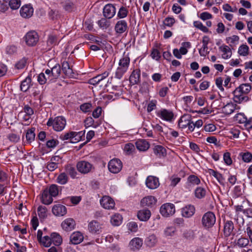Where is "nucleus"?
I'll return each instance as SVG.
<instances>
[{"mask_svg":"<svg viewBox=\"0 0 252 252\" xmlns=\"http://www.w3.org/2000/svg\"><path fill=\"white\" fill-rule=\"evenodd\" d=\"M48 126H52L56 131H61L66 125V121L63 116H58L55 118H50L46 124Z\"/></svg>","mask_w":252,"mask_h":252,"instance_id":"1","label":"nucleus"},{"mask_svg":"<svg viewBox=\"0 0 252 252\" xmlns=\"http://www.w3.org/2000/svg\"><path fill=\"white\" fill-rule=\"evenodd\" d=\"M45 72L47 76H48L49 83L54 82L58 78H59L61 75V66L59 63H56L50 69H47L45 71Z\"/></svg>","mask_w":252,"mask_h":252,"instance_id":"2","label":"nucleus"},{"mask_svg":"<svg viewBox=\"0 0 252 252\" xmlns=\"http://www.w3.org/2000/svg\"><path fill=\"white\" fill-rule=\"evenodd\" d=\"M109 73L107 71L102 74H99L89 80V83L93 85H99L100 87H103L106 85V78L108 76Z\"/></svg>","mask_w":252,"mask_h":252,"instance_id":"3","label":"nucleus"},{"mask_svg":"<svg viewBox=\"0 0 252 252\" xmlns=\"http://www.w3.org/2000/svg\"><path fill=\"white\" fill-rule=\"evenodd\" d=\"M24 39L27 45L33 46L38 41V35L36 32L32 31L28 32L25 35Z\"/></svg>","mask_w":252,"mask_h":252,"instance_id":"4","label":"nucleus"},{"mask_svg":"<svg viewBox=\"0 0 252 252\" xmlns=\"http://www.w3.org/2000/svg\"><path fill=\"white\" fill-rule=\"evenodd\" d=\"M216 222V217L212 212L206 213L202 217V223L205 227L209 228L212 227Z\"/></svg>","mask_w":252,"mask_h":252,"instance_id":"5","label":"nucleus"},{"mask_svg":"<svg viewBox=\"0 0 252 252\" xmlns=\"http://www.w3.org/2000/svg\"><path fill=\"white\" fill-rule=\"evenodd\" d=\"M175 212V206L172 203H166L163 204L160 208V213L164 217H168L172 216Z\"/></svg>","mask_w":252,"mask_h":252,"instance_id":"6","label":"nucleus"},{"mask_svg":"<svg viewBox=\"0 0 252 252\" xmlns=\"http://www.w3.org/2000/svg\"><path fill=\"white\" fill-rule=\"evenodd\" d=\"M109 170L113 173H118L122 169L123 164L122 161L118 158L111 159L108 163Z\"/></svg>","mask_w":252,"mask_h":252,"instance_id":"7","label":"nucleus"},{"mask_svg":"<svg viewBox=\"0 0 252 252\" xmlns=\"http://www.w3.org/2000/svg\"><path fill=\"white\" fill-rule=\"evenodd\" d=\"M76 167L79 172L87 174L92 171L93 166L87 161L81 160L77 162Z\"/></svg>","mask_w":252,"mask_h":252,"instance_id":"8","label":"nucleus"},{"mask_svg":"<svg viewBox=\"0 0 252 252\" xmlns=\"http://www.w3.org/2000/svg\"><path fill=\"white\" fill-rule=\"evenodd\" d=\"M233 100L234 102L237 103H242L245 102L249 100V97L243 94L242 92H240L238 89L236 88L233 91Z\"/></svg>","mask_w":252,"mask_h":252,"instance_id":"9","label":"nucleus"},{"mask_svg":"<svg viewBox=\"0 0 252 252\" xmlns=\"http://www.w3.org/2000/svg\"><path fill=\"white\" fill-rule=\"evenodd\" d=\"M101 205L106 209H112L115 207L114 200L108 196H104L100 200Z\"/></svg>","mask_w":252,"mask_h":252,"instance_id":"10","label":"nucleus"},{"mask_svg":"<svg viewBox=\"0 0 252 252\" xmlns=\"http://www.w3.org/2000/svg\"><path fill=\"white\" fill-rule=\"evenodd\" d=\"M102 229V224L96 220H93L88 224V229L93 234H99L101 232Z\"/></svg>","mask_w":252,"mask_h":252,"instance_id":"11","label":"nucleus"},{"mask_svg":"<svg viewBox=\"0 0 252 252\" xmlns=\"http://www.w3.org/2000/svg\"><path fill=\"white\" fill-rule=\"evenodd\" d=\"M157 115L161 119L169 122L171 121L174 117L172 111L165 109H162L158 111Z\"/></svg>","mask_w":252,"mask_h":252,"instance_id":"12","label":"nucleus"},{"mask_svg":"<svg viewBox=\"0 0 252 252\" xmlns=\"http://www.w3.org/2000/svg\"><path fill=\"white\" fill-rule=\"evenodd\" d=\"M52 213L56 216L62 217L65 215L67 213V209L65 206L63 205L58 204L54 205L52 209Z\"/></svg>","mask_w":252,"mask_h":252,"instance_id":"13","label":"nucleus"},{"mask_svg":"<svg viewBox=\"0 0 252 252\" xmlns=\"http://www.w3.org/2000/svg\"><path fill=\"white\" fill-rule=\"evenodd\" d=\"M116 13V8L115 6L112 4H106L103 11V16L109 19L114 17Z\"/></svg>","mask_w":252,"mask_h":252,"instance_id":"14","label":"nucleus"},{"mask_svg":"<svg viewBox=\"0 0 252 252\" xmlns=\"http://www.w3.org/2000/svg\"><path fill=\"white\" fill-rule=\"evenodd\" d=\"M127 30V23L126 20H121L116 23L115 26V31L116 33L122 34L126 32Z\"/></svg>","mask_w":252,"mask_h":252,"instance_id":"15","label":"nucleus"},{"mask_svg":"<svg viewBox=\"0 0 252 252\" xmlns=\"http://www.w3.org/2000/svg\"><path fill=\"white\" fill-rule=\"evenodd\" d=\"M20 13L22 17L29 18L32 15L33 9L30 4H27L22 7Z\"/></svg>","mask_w":252,"mask_h":252,"instance_id":"16","label":"nucleus"},{"mask_svg":"<svg viewBox=\"0 0 252 252\" xmlns=\"http://www.w3.org/2000/svg\"><path fill=\"white\" fill-rule=\"evenodd\" d=\"M157 199L153 196H147L144 197L141 201L143 207H152L156 204Z\"/></svg>","mask_w":252,"mask_h":252,"instance_id":"17","label":"nucleus"},{"mask_svg":"<svg viewBox=\"0 0 252 252\" xmlns=\"http://www.w3.org/2000/svg\"><path fill=\"white\" fill-rule=\"evenodd\" d=\"M146 184L150 189H157L159 185L158 179L155 176H149L146 179Z\"/></svg>","mask_w":252,"mask_h":252,"instance_id":"18","label":"nucleus"},{"mask_svg":"<svg viewBox=\"0 0 252 252\" xmlns=\"http://www.w3.org/2000/svg\"><path fill=\"white\" fill-rule=\"evenodd\" d=\"M40 199L41 202L45 205H49L53 202V196L47 191V188L43 190L41 194Z\"/></svg>","mask_w":252,"mask_h":252,"instance_id":"19","label":"nucleus"},{"mask_svg":"<svg viewBox=\"0 0 252 252\" xmlns=\"http://www.w3.org/2000/svg\"><path fill=\"white\" fill-rule=\"evenodd\" d=\"M195 209L193 205H187L182 209V215L184 217L190 218L195 213Z\"/></svg>","mask_w":252,"mask_h":252,"instance_id":"20","label":"nucleus"},{"mask_svg":"<svg viewBox=\"0 0 252 252\" xmlns=\"http://www.w3.org/2000/svg\"><path fill=\"white\" fill-rule=\"evenodd\" d=\"M192 120L191 115L185 114L183 115L178 122V126L180 128L184 129L187 127L188 125Z\"/></svg>","mask_w":252,"mask_h":252,"instance_id":"21","label":"nucleus"},{"mask_svg":"<svg viewBox=\"0 0 252 252\" xmlns=\"http://www.w3.org/2000/svg\"><path fill=\"white\" fill-rule=\"evenodd\" d=\"M75 222L73 219L68 218L62 223V228L67 231H70L74 228Z\"/></svg>","mask_w":252,"mask_h":252,"instance_id":"22","label":"nucleus"},{"mask_svg":"<svg viewBox=\"0 0 252 252\" xmlns=\"http://www.w3.org/2000/svg\"><path fill=\"white\" fill-rule=\"evenodd\" d=\"M81 134L82 132H76L75 131H70L69 132L65 133L64 134H62L60 136V138L63 141L67 140L69 139L71 140L73 138L76 137L78 135H79V138H75V140H77L78 141H79L80 140V137Z\"/></svg>","mask_w":252,"mask_h":252,"instance_id":"23","label":"nucleus"},{"mask_svg":"<svg viewBox=\"0 0 252 252\" xmlns=\"http://www.w3.org/2000/svg\"><path fill=\"white\" fill-rule=\"evenodd\" d=\"M235 209L237 213V216L235 219L240 226L243 225L245 220L242 217L239 216V213L242 212L244 213V210H245V208H244V206L243 205H241L235 206Z\"/></svg>","mask_w":252,"mask_h":252,"instance_id":"24","label":"nucleus"},{"mask_svg":"<svg viewBox=\"0 0 252 252\" xmlns=\"http://www.w3.org/2000/svg\"><path fill=\"white\" fill-rule=\"evenodd\" d=\"M143 245V240L139 237L132 239L129 242V247L132 250H138Z\"/></svg>","mask_w":252,"mask_h":252,"instance_id":"25","label":"nucleus"},{"mask_svg":"<svg viewBox=\"0 0 252 252\" xmlns=\"http://www.w3.org/2000/svg\"><path fill=\"white\" fill-rule=\"evenodd\" d=\"M200 183V180L195 175H190L188 178L187 181V186L188 188L198 185Z\"/></svg>","mask_w":252,"mask_h":252,"instance_id":"26","label":"nucleus"},{"mask_svg":"<svg viewBox=\"0 0 252 252\" xmlns=\"http://www.w3.org/2000/svg\"><path fill=\"white\" fill-rule=\"evenodd\" d=\"M137 149L140 151H146L150 147L149 142L145 139H140L135 143Z\"/></svg>","mask_w":252,"mask_h":252,"instance_id":"27","label":"nucleus"},{"mask_svg":"<svg viewBox=\"0 0 252 252\" xmlns=\"http://www.w3.org/2000/svg\"><path fill=\"white\" fill-rule=\"evenodd\" d=\"M140 78V71L139 69H135L129 77V82L132 85L137 84Z\"/></svg>","mask_w":252,"mask_h":252,"instance_id":"28","label":"nucleus"},{"mask_svg":"<svg viewBox=\"0 0 252 252\" xmlns=\"http://www.w3.org/2000/svg\"><path fill=\"white\" fill-rule=\"evenodd\" d=\"M151 215V212L148 209H143L138 211L137 217L141 221H147Z\"/></svg>","mask_w":252,"mask_h":252,"instance_id":"29","label":"nucleus"},{"mask_svg":"<svg viewBox=\"0 0 252 252\" xmlns=\"http://www.w3.org/2000/svg\"><path fill=\"white\" fill-rule=\"evenodd\" d=\"M154 153L158 158H164L166 156V150L165 148L161 145H156L154 147Z\"/></svg>","mask_w":252,"mask_h":252,"instance_id":"30","label":"nucleus"},{"mask_svg":"<svg viewBox=\"0 0 252 252\" xmlns=\"http://www.w3.org/2000/svg\"><path fill=\"white\" fill-rule=\"evenodd\" d=\"M234 229V224L232 221L227 220L224 223L223 232L226 237L229 236Z\"/></svg>","mask_w":252,"mask_h":252,"instance_id":"31","label":"nucleus"},{"mask_svg":"<svg viewBox=\"0 0 252 252\" xmlns=\"http://www.w3.org/2000/svg\"><path fill=\"white\" fill-rule=\"evenodd\" d=\"M70 239L72 244H78L83 240V236L80 232H75L71 235Z\"/></svg>","mask_w":252,"mask_h":252,"instance_id":"32","label":"nucleus"},{"mask_svg":"<svg viewBox=\"0 0 252 252\" xmlns=\"http://www.w3.org/2000/svg\"><path fill=\"white\" fill-rule=\"evenodd\" d=\"M130 63V59L127 55H124L119 61L118 63L119 67L123 68L126 70H128Z\"/></svg>","mask_w":252,"mask_h":252,"instance_id":"33","label":"nucleus"},{"mask_svg":"<svg viewBox=\"0 0 252 252\" xmlns=\"http://www.w3.org/2000/svg\"><path fill=\"white\" fill-rule=\"evenodd\" d=\"M31 77L30 76H27L21 83V90L24 92H27L31 86Z\"/></svg>","mask_w":252,"mask_h":252,"instance_id":"34","label":"nucleus"},{"mask_svg":"<svg viewBox=\"0 0 252 252\" xmlns=\"http://www.w3.org/2000/svg\"><path fill=\"white\" fill-rule=\"evenodd\" d=\"M219 49L223 53L222 58L224 59L230 58L232 55L231 49L227 45H222L219 47Z\"/></svg>","mask_w":252,"mask_h":252,"instance_id":"35","label":"nucleus"},{"mask_svg":"<svg viewBox=\"0 0 252 252\" xmlns=\"http://www.w3.org/2000/svg\"><path fill=\"white\" fill-rule=\"evenodd\" d=\"M62 70L64 74L68 77H71L73 76V70L69 66V63L66 61H63L62 63Z\"/></svg>","mask_w":252,"mask_h":252,"instance_id":"36","label":"nucleus"},{"mask_svg":"<svg viewBox=\"0 0 252 252\" xmlns=\"http://www.w3.org/2000/svg\"><path fill=\"white\" fill-rule=\"evenodd\" d=\"M206 194V190L205 188L198 187L194 190V196L198 199H202L205 197Z\"/></svg>","mask_w":252,"mask_h":252,"instance_id":"37","label":"nucleus"},{"mask_svg":"<svg viewBox=\"0 0 252 252\" xmlns=\"http://www.w3.org/2000/svg\"><path fill=\"white\" fill-rule=\"evenodd\" d=\"M99 27L102 30H106L111 25V22L106 18H102L97 22Z\"/></svg>","mask_w":252,"mask_h":252,"instance_id":"38","label":"nucleus"},{"mask_svg":"<svg viewBox=\"0 0 252 252\" xmlns=\"http://www.w3.org/2000/svg\"><path fill=\"white\" fill-rule=\"evenodd\" d=\"M236 106L232 103H228L222 108V111L226 115L231 114L234 111Z\"/></svg>","mask_w":252,"mask_h":252,"instance_id":"39","label":"nucleus"},{"mask_svg":"<svg viewBox=\"0 0 252 252\" xmlns=\"http://www.w3.org/2000/svg\"><path fill=\"white\" fill-rule=\"evenodd\" d=\"M176 231V228L174 226L167 227L163 231L164 237L166 238L171 237L175 235Z\"/></svg>","mask_w":252,"mask_h":252,"instance_id":"40","label":"nucleus"},{"mask_svg":"<svg viewBox=\"0 0 252 252\" xmlns=\"http://www.w3.org/2000/svg\"><path fill=\"white\" fill-rule=\"evenodd\" d=\"M35 128H32L27 130L26 138L28 143H31L34 140L35 134L34 132Z\"/></svg>","mask_w":252,"mask_h":252,"instance_id":"41","label":"nucleus"},{"mask_svg":"<svg viewBox=\"0 0 252 252\" xmlns=\"http://www.w3.org/2000/svg\"><path fill=\"white\" fill-rule=\"evenodd\" d=\"M52 243L55 245L59 246L62 242V239L61 236L57 233L54 232L51 233Z\"/></svg>","mask_w":252,"mask_h":252,"instance_id":"42","label":"nucleus"},{"mask_svg":"<svg viewBox=\"0 0 252 252\" xmlns=\"http://www.w3.org/2000/svg\"><path fill=\"white\" fill-rule=\"evenodd\" d=\"M122 217L120 214L114 215L111 219V222L114 226H119L122 221Z\"/></svg>","mask_w":252,"mask_h":252,"instance_id":"43","label":"nucleus"},{"mask_svg":"<svg viewBox=\"0 0 252 252\" xmlns=\"http://www.w3.org/2000/svg\"><path fill=\"white\" fill-rule=\"evenodd\" d=\"M249 242L250 240L248 239L241 237L237 240L236 245L239 248H244L249 245Z\"/></svg>","mask_w":252,"mask_h":252,"instance_id":"44","label":"nucleus"},{"mask_svg":"<svg viewBox=\"0 0 252 252\" xmlns=\"http://www.w3.org/2000/svg\"><path fill=\"white\" fill-rule=\"evenodd\" d=\"M37 213L40 219H45L47 217V208L44 206L40 205L37 208Z\"/></svg>","mask_w":252,"mask_h":252,"instance_id":"45","label":"nucleus"},{"mask_svg":"<svg viewBox=\"0 0 252 252\" xmlns=\"http://www.w3.org/2000/svg\"><path fill=\"white\" fill-rule=\"evenodd\" d=\"M239 40V37L237 35H232L230 37H226V41L227 43L229 44L230 46H233L236 45Z\"/></svg>","mask_w":252,"mask_h":252,"instance_id":"46","label":"nucleus"},{"mask_svg":"<svg viewBox=\"0 0 252 252\" xmlns=\"http://www.w3.org/2000/svg\"><path fill=\"white\" fill-rule=\"evenodd\" d=\"M249 47L246 44H242L239 47L238 53L240 56H246L249 54Z\"/></svg>","mask_w":252,"mask_h":252,"instance_id":"47","label":"nucleus"},{"mask_svg":"<svg viewBox=\"0 0 252 252\" xmlns=\"http://www.w3.org/2000/svg\"><path fill=\"white\" fill-rule=\"evenodd\" d=\"M47 191H49V193L53 197L57 196L59 194L58 187L55 184L51 185L49 189L47 188Z\"/></svg>","mask_w":252,"mask_h":252,"instance_id":"48","label":"nucleus"},{"mask_svg":"<svg viewBox=\"0 0 252 252\" xmlns=\"http://www.w3.org/2000/svg\"><path fill=\"white\" fill-rule=\"evenodd\" d=\"M239 156L242 158V160L245 162H250L252 160V154L250 152L240 153Z\"/></svg>","mask_w":252,"mask_h":252,"instance_id":"49","label":"nucleus"},{"mask_svg":"<svg viewBox=\"0 0 252 252\" xmlns=\"http://www.w3.org/2000/svg\"><path fill=\"white\" fill-rule=\"evenodd\" d=\"M237 89L247 95L251 90V86L249 84H243L237 87Z\"/></svg>","mask_w":252,"mask_h":252,"instance_id":"50","label":"nucleus"},{"mask_svg":"<svg viewBox=\"0 0 252 252\" xmlns=\"http://www.w3.org/2000/svg\"><path fill=\"white\" fill-rule=\"evenodd\" d=\"M157 242L156 236L154 234L150 235L146 240L147 245L150 247L154 246Z\"/></svg>","mask_w":252,"mask_h":252,"instance_id":"51","label":"nucleus"},{"mask_svg":"<svg viewBox=\"0 0 252 252\" xmlns=\"http://www.w3.org/2000/svg\"><path fill=\"white\" fill-rule=\"evenodd\" d=\"M41 244H42L45 247H49L52 244L51 234L50 236H44L41 241H40Z\"/></svg>","mask_w":252,"mask_h":252,"instance_id":"52","label":"nucleus"},{"mask_svg":"<svg viewBox=\"0 0 252 252\" xmlns=\"http://www.w3.org/2000/svg\"><path fill=\"white\" fill-rule=\"evenodd\" d=\"M67 181L68 177L66 174L65 173L60 174L57 179V182L61 185L65 184L67 182Z\"/></svg>","mask_w":252,"mask_h":252,"instance_id":"53","label":"nucleus"},{"mask_svg":"<svg viewBox=\"0 0 252 252\" xmlns=\"http://www.w3.org/2000/svg\"><path fill=\"white\" fill-rule=\"evenodd\" d=\"M21 5L20 0H9L8 6L13 10L18 9Z\"/></svg>","mask_w":252,"mask_h":252,"instance_id":"54","label":"nucleus"},{"mask_svg":"<svg viewBox=\"0 0 252 252\" xmlns=\"http://www.w3.org/2000/svg\"><path fill=\"white\" fill-rule=\"evenodd\" d=\"M127 71L123 68L118 67L115 72V78L118 79H121Z\"/></svg>","mask_w":252,"mask_h":252,"instance_id":"55","label":"nucleus"},{"mask_svg":"<svg viewBox=\"0 0 252 252\" xmlns=\"http://www.w3.org/2000/svg\"><path fill=\"white\" fill-rule=\"evenodd\" d=\"M48 16L52 20L57 19L60 16V12L57 9H51L48 12Z\"/></svg>","mask_w":252,"mask_h":252,"instance_id":"56","label":"nucleus"},{"mask_svg":"<svg viewBox=\"0 0 252 252\" xmlns=\"http://www.w3.org/2000/svg\"><path fill=\"white\" fill-rule=\"evenodd\" d=\"M63 7L65 11L71 12L74 8V4L72 1L66 0L63 3Z\"/></svg>","mask_w":252,"mask_h":252,"instance_id":"57","label":"nucleus"},{"mask_svg":"<svg viewBox=\"0 0 252 252\" xmlns=\"http://www.w3.org/2000/svg\"><path fill=\"white\" fill-rule=\"evenodd\" d=\"M181 180V178L178 177L177 175H172L170 178V186L173 188L175 187L177 185V184H178L180 182Z\"/></svg>","mask_w":252,"mask_h":252,"instance_id":"58","label":"nucleus"},{"mask_svg":"<svg viewBox=\"0 0 252 252\" xmlns=\"http://www.w3.org/2000/svg\"><path fill=\"white\" fill-rule=\"evenodd\" d=\"M9 0H0V11L4 12L9 8Z\"/></svg>","mask_w":252,"mask_h":252,"instance_id":"59","label":"nucleus"},{"mask_svg":"<svg viewBox=\"0 0 252 252\" xmlns=\"http://www.w3.org/2000/svg\"><path fill=\"white\" fill-rule=\"evenodd\" d=\"M128 12L127 8L122 6L119 10L117 16L120 19L124 18L127 16Z\"/></svg>","mask_w":252,"mask_h":252,"instance_id":"60","label":"nucleus"},{"mask_svg":"<svg viewBox=\"0 0 252 252\" xmlns=\"http://www.w3.org/2000/svg\"><path fill=\"white\" fill-rule=\"evenodd\" d=\"M193 25L195 28L200 30L204 32H207L209 31L208 29L199 21H194L193 22Z\"/></svg>","mask_w":252,"mask_h":252,"instance_id":"61","label":"nucleus"},{"mask_svg":"<svg viewBox=\"0 0 252 252\" xmlns=\"http://www.w3.org/2000/svg\"><path fill=\"white\" fill-rule=\"evenodd\" d=\"M66 173L69 174L71 178H75L76 177L77 172L74 167L70 166H68L66 168Z\"/></svg>","mask_w":252,"mask_h":252,"instance_id":"62","label":"nucleus"},{"mask_svg":"<svg viewBox=\"0 0 252 252\" xmlns=\"http://www.w3.org/2000/svg\"><path fill=\"white\" fill-rule=\"evenodd\" d=\"M183 237L188 240H192L194 238V233L192 230L185 231L183 233Z\"/></svg>","mask_w":252,"mask_h":252,"instance_id":"63","label":"nucleus"},{"mask_svg":"<svg viewBox=\"0 0 252 252\" xmlns=\"http://www.w3.org/2000/svg\"><path fill=\"white\" fill-rule=\"evenodd\" d=\"M27 63V60L25 58H23L19 61L15 65L16 68L21 69L24 68Z\"/></svg>","mask_w":252,"mask_h":252,"instance_id":"64","label":"nucleus"}]
</instances>
